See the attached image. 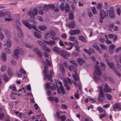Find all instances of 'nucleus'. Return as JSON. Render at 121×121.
I'll return each instance as SVG.
<instances>
[{"instance_id": "obj_1", "label": "nucleus", "mask_w": 121, "mask_h": 121, "mask_svg": "<svg viewBox=\"0 0 121 121\" xmlns=\"http://www.w3.org/2000/svg\"><path fill=\"white\" fill-rule=\"evenodd\" d=\"M42 72L43 73V75L44 76L43 80H44L47 79L49 81L50 80L51 82H52V76L54 74V73L53 71H50V73L48 74V68L46 65H45L44 69L43 71Z\"/></svg>"}, {"instance_id": "obj_2", "label": "nucleus", "mask_w": 121, "mask_h": 121, "mask_svg": "<svg viewBox=\"0 0 121 121\" xmlns=\"http://www.w3.org/2000/svg\"><path fill=\"white\" fill-rule=\"evenodd\" d=\"M56 85V90L57 94H59L60 95L61 93L62 95H65L66 93L65 90L63 85H62V82L60 81L58 82L57 83L60 86L57 85L56 83H55Z\"/></svg>"}, {"instance_id": "obj_3", "label": "nucleus", "mask_w": 121, "mask_h": 121, "mask_svg": "<svg viewBox=\"0 0 121 121\" xmlns=\"http://www.w3.org/2000/svg\"><path fill=\"white\" fill-rule=\"evenodd\" d=\"M22 21L25 26L29 29H31L33 28L36 31H37L39 33L40 32L37 29L35 26L30 24L26 20H22Z\"/></svg>"}, {"instance_id": "obj_4", "label": "nucleus", "mask_w": 121, "mask_h": 121, "mask_svg": "<svg viewBox=\"0 0 121 121\" xmlns=\"http://www.w3.org/2000/svg\"><path fill=\"white\" fill-rule=\"evenodd\" d=\"M38 14V10L36 8L33 9L32 11H29L27 13V15H28L31 19H34L35 17V16L37 15Z\"/></svg>"}, {"instance_id": "obj_5", "label": "nucleus", "mask_w": 121, "mask_h": 121, "mask_svg": "<svg viewBox=\"0 0 121 121\" xmlns=\"http://www.w3.org/2000/svg\"><path fill=\"white\" fill-rule=\"evenodd\" d=\"M68 69L70 71H73L75 75L77 74V71L75 66L71 65L68 67Z\"/></svg>"}, {"instance_id": "obj_6", "label": "nucleus", "mask_w": 121, "mask_h": 121, "mask_svg": "<svg viewBox=\"0 0 121 121\" xmlns=\"http://www.w3.org/2000/svg\"><path fill=\"white\" fill-rule=\"evenodd\" d=\"M81 32V31L79 30H70L69 33L70 35H78Z\"/></svg>"}, {"instance_id": "obj_7", "label": "nucleus", "mask_w": 121, "mask_h": 121, "mask_svg": "<svg viewBox=\"0 0 121 121\" xmlns=\"http://www.w3.org/2000/svg\"><path fill=\"white\" fill-rule=\"evenodd\" d=\"M59 54L64 58H65L66 56H69V53L62 49L61 50Z\"/></svg>"}, {"instance_id": "obj_8", "label": "nucleus", "mask_w": 121, "mask_h": 121, "mask_svg": "<svg viewBox=\"0 0 121 121\" xmlns=\"http://www.w3.org/2000/svg\"><path fill=\"white\" fill-rule=\"evenodd\" d=\"M109 15L110 17L111 18H113L114 16L113 8L111 7L109 10Z\"/></svg>"}, {"instance_id": "obj_9", "label": "nucleus", "mask_w": 121, "mask_h": 121, "mask_svg": "<svg viewBox=\"0 0 121 121\" xmlns=\"http://www.w3.org/2000/svg\"><path fill=\"white\" fill-rule=\"evenodd\" d=\"M99 14L101 18L104 19L106 16V12L103 10L100 11L99 12Z\"/></svg>"}, {"instance_id": "obj_10", "label": "nucleus", "mask_w": 121, "mask_h": 121, "mask_svg": "<svg viewBox=\"0 0 121 121\" xmlns=\"http://www.w3.org/2000/svg\"><path fill=\"white\" fill-rule=\"evenodd\" d=\"M16 29L18 31V36L19 37H22L23 35L21 28L19 26H17Z\"/></svg>"}, {"instance_id": "obj_11", "label": "nucleus", "mask_w": 121, "mask_h": 121, "mask_svg": "<svg viewBox=\"0 0 121 121\" xmlns=\"http://www.w3.org/2000/svg\"><path fill=\"white\" fill-rule=\"evenodd\" d=\"M34 52L39 56V57H41L43 56L42 53L41 51L37 48H35L34 49Z\"/></svg>"}, {"instance_id": "obj_12", "label": "nucleus", "mask_w": 121, "mask_h": 121, "mask_svg": "<svg viewBox=\"0 0 121 121\" xmlns=\"http://www.w3.org/2000/svg\"><path fill=\"white\" fill-rule=\"evenodd\" d=\"M66 25L71 28L73 29L75 27V22L73 21L69 23L66 24Z\"/></svg>"}, {"instance_id": "obj_13", "label": "nucleus", "mask_w": 121, "mask_h": 121, "mask_svg": "<svg viewBox=\"0 0 121 121\" xmlns=\"http://www.w3.org/2000/svg\"><path fill=\"white\" fill-rule=\"evenodd\" d=\"M94 73L96 75H100L101 74V72L98 66L96 67L94 71Z\"/></svg>"}, {"instance_id": "obj_14", "label": "nucleus", "mask_w": 121, "mask_h": 121, "mask_svg": "<svg viewBox=\"0 0 121 121\" xmlns=\"http://www.w3.org/2000/svg\"><path fill=\"white\" fill-rule=\"evenodd\" d=\"M111 91V89L109 87L108 85L106 84L105 85L104 87V91L105 93L109 92Z\"/></svg>"}, {"instance_id": "obj_15", "label": "nucleus", "mask_w": 121, "mask_h": 121, "mask_svg": "<svg viewBox=\"0 0 121 121\" xmlns=\"http://www.w3.org/2000/svg\"><path fill=\"white\" fill-rule=\"evenodd\" d=\"M108 65L111 69L113 71H116V68L113 63L110 62L108 63Z\"/></svg>"}, {"instance_id": "obj_16", "label": "nucleus", "mask_w": 121, "mask_h": 121, "mask_svg": "<svg viewBox=\"0 0 121 121\" xmlns=\"http://www.w3.org/2000/svg\"><path fill=\"white\" fill-rule=\"evenodd\" d=\"M116 111H119L121 110V106H112L111 110Z\"/></svg>"}, {"instance_id": "obj_17", "label": "nucleus", "mask_w": 121, "mask_h": 121, "mask_svg": "<svg viewBox=\"0 0 121 121\" xmlns=\"http://www.w3.org/2000/svg\"><path fill=\"white\" fill-rule=\"evenodd\" d=\"M60 48L57 47H55L52 49V50L53 51L59 54L60 53Z\"/></svg>"}, {"instance_id": "obj_18", "label": "nucleus", "mask_w": 121, "mask_h": 121, "mask_svg": "<svg viewBox=\"0 0 121 121\" xmlns=\"http://www.w3.org/2000/svg\"><path fill=\"white\" fill-rule=\"evenodd\" d=\"M60 70L62 74L64 73L65 71L64 67L62 64H60L59 67Z\"/></svg>"}, {"instance_id": "obj_19", "label": "nucleus", "mask_w": 121, "mask_h": 121, "mask_svg": "<svg viewBox=\"0 0 121 121\" xmlns=\"http://www.w3.org/2000/svg\"><path fill=\"white\" fill-rule=\"evenodd\" d=\"M92 46L94 48L98 51L99 53H102V52L101 51L100 48L98 46L96 45H93Z\"/></svg>"}, {"instance_id": "obj_20", "label": "nucleus", "mask_w": 121, "mask_h": 121, "mask_svg": "<svg viewBox=\"0 0 121 121\" xmlns=\"http://www.w3.org/2000/svg\"><path fill=\"white\" fill-rule=\"evenodd\" d=\"M7 47L8 48H9L11 47V40L8 39L6 41V43Z\"/></svg>"}, {"instance_id": "obj_21", "label": "nucleus", "mask_w": 121, "mask_h": 121, "mask_svg": "<svg viewBox=\"0 0 121 121\" xmlns=\"http://www.w3.org/2000/svg\"><path fill=\"white\" fill-rule=\"evenodd\" d=\"M77 61L78 64L81 65H82L83 63L85 62V60H84L79 58H78Z\"/></svg>"}, {"instance_id": "obj_22", "label": "nucleus", "mask_w": 121, "mask_h": 121, "mask_svg": "<svg viewBox=\"0 0 121 121\" xmlns=\"http://www.w3.org/2000/svg\"><path fill=\"white\" fill-rule=\"evenodd\" d=\"M70 7L69 4L66 3L65 5V10L66 12H69L70 10Z\"/></svg>"}, {"instance_id": "obj_23", "label": "nucleus", "mask_w": 121, "mask_h": 121, "mask_svg": "<svg viewBox=\"0 0 121 121\" xmlns=\"http://www.w3.org/2000/svg\"><path fill=\"white\" fill-rule=\"evenodd\" d=\"M47 28L44 26H40L38 27V29L41 31H43L45 30Z\"/></svg>"}, {"instance_id": "obj_24", "label": "nucleus", "mask_w": 121, "mask_h": 121, "mask_svg": "<svg viewBox=\"0 0 121 121\" xmlns=\"http://www.w3.org/2000/svg\"><path fill=\"white\" fill-rule=\"evenodd\" d=\"M43 9L45 11H48L49 9V4L48 5H45L43 7Z\"/></svg>"}, {"instance_id": "obj_25", "label": "nucleus", "mask_w": 121, "mask_h": 121, "mask_svg": "<svg viewBox=\"0 0 121 121\" xmlns=\"http://www.w3.org/2000/svg\"><path fill=\"white\" fill-rule=\"evenodd\" d=\"M1 59L3 61H4L6 60V54L3 53L1 55Z\"/></svg>"}, {"instance_id": "obj_26", "label": "nucleus", "mask_w": 121, "mask_h": 121, "mask_svg": "<svg viewBox=\"0 0 121 121\" xmlns=\"http://www.w3.org/2000/svg\"><path fill=\"white\" fill-rule=\"evenodd\" d=\"M34 36L37 38H40L41 37L40 35L35 32H34Z\"/></svg>"}, {"instance_id": "obj_27", "label": "nucleus", "mask_w": 121, "mask_h": 121, "mask_svg": "<svg viewBox=\"0 0 121 121\" xmlns=\"http://www.w3.org/2000/svg\"><path fill=\"white\" fill-rule=\"evenodd\" d=\"M56 86L55 84L53 83V85L50 86V89L53 90H56Z\"/></svg>"}, {"instance_id": "obj_28", "label": "nucleus", "mask_w": 121, "mask_h": 121, "mask_svg": "<svg viewBox=\"0 0 121 121\" xmlns=\"http://www.w3.org/2000/svg\"><path fill=\"white\" fill-rule=\"evenodd\" d=\"M78 39L79 40H80L84 42H85L86 41L85 38L82 36H79L78 37Z\"/></svg>"}, {"instance_id": "obj_29", "label": "nucleus", "mask_w": 121, "mask_h": 121, "mask_svg": "<svg viewBox=\"0 0 121 121\" xmlns=\"http://www.w3.org/2000/svg\"><path fill=\"white\" fill-rule=\"evenodd\" d=\"M3 77L4 80L5 82H7L9 80V78L5 74H3Z\"/></svg>"}, {"instance_id": "obj_30", "label": "nucleus", "mask_w": 121, "mask_h": 121, "mask_svg": "<svg viewBox=\"0 0 121 121\" xmlns=\"http://www.w3.org/2000/svg\"><path fill=\"white\" fill-rule=\"evenodd\" d=\"M51 37V36L50 35V33H46L45 35L44 38L46 39L47 40L48 38H50Z\"/></svg>"}, {"instance_id": "obj_31", "label": "nucleus", "mask_w": 121, "mask_h": 121, "mask_svg": "<svg viewBox=\"0 0 121 121\" xmlns=\"http://www.w3.org/2000/svg\"><path fill=\"white\" fill-rule=\"evenodd\" d=\"M37 41L39 45L43 47H45V46H46V44L44 43H43L41 42V41L38 40Z\"/></svg>"}, {"instance_id": "obj_32", "label": "nucleus", "mask_w": 121, "mask_h": 121, "mask_svg": "<svg viewBox=\"0 0 121 121\" xmlns=\"http://www.w3.org/2000/svg\"><path fill=\"white\" fill-rule=\"evenodd\" d=\"M43 49L48 52H49L50 51V50L49 48L48 47H47L46 46H45V47H43Z\"/></svg>"}, {"instance_id": "obj_33", "label": "nucleus", "mask_w": 121, "mask_h": 121, "mask_svg": "<svg viewBox=\"0 0 121 121\" xmlns=\"http://www.w3.org/2000/svg\"><path fill=\"white\" fill-rule=\"evenodd\" d=\"M64 86L67 91H69L70 90V86L69 84H64Z\"/></svg>"}, {"instance_id": "obj_34", "label": "nucleus", "mask_w": 121, "mask_h": 121, "mask_svg": "<svg viewBox=\"0 0 121 121\" xmlns=\"http://www.w3.org/2000/svg\"><path fill=\"white\" fill-rule=\"evenodd\" d=\"M50 84V83L49 82L45 84V87L46 90H47L49 88Z\"/></svg>"}, {"instance_id": "obj_35", "label": "nucleus", "mask_w": 121, "mask_h": 121, "mask_svg": "<svg viewBox=\"0 0 121 121\" xmlns=\"http://www.w3.org/2000/svg\"><path fill=\"white\" fill-rule=\"evenodd\" d=\"M59 6L61 10L63 11L65 10V7L63 3L60 5Z\"/></svg>"}, {"instance_id": "obj_36", "label": "nucleus", "mask_w": 121, "mask_h": 121, "mask_svg": "<svg viewBox=\"0 0 121 121\" xmlns=\"http://www.w3.org/2000/svg\"><path fill=\"white\" fill-rule=\"evenodd\" d=\"M102 4L101 3H99L98 4L97 6V9L100 10L102 8Z\"/></svg>"}, {"instance_id": "obj_37", "label": "nucleus", "mask_w": 121, "mask_h": 121, "mask_svg": "<svg viewBox=\"0 0 121 121\" xmlns=\"http://www.w3.org/2000/svg\"><path fill=\"white\" fill-rule=\"evenodd\" d=\"M55 42L53 40H50L49 41L48 45H49L52 46L54 45Z\"/></svg>"}, {"instance_id": "obj_38", "label": "nucleus", "mask_w": 121, "mask_h": 121, "mask_svg": "<svg viewBox=\"0 0 121 121\" xmlns=\"http://www.w3.org/2000/svg\"><path fill=\"white\" fill-rule=\"evenodd\" d=\"M6 15V13L4 12L0 11V17H5Z\"/></svg>"}, {"instance_id": "obj_39", "label": "nucleus", "mask_w": 121, "mask_h": 121, "mask_svg": "<svg viewBox=\"0 0 121 121\" xmlns=\"http://www.w3.org/2000/svg\"><path fill=\"white\" fill-rule=\"evenodd\" d=\"M49 9H50L52 10H53L55 8V6L54 4H49Z\"/></svg>"}, {"instance_id": "obj_40", "label": "nucleus", "mask_w": 121, "mask_h": 121, "mask_svg": "<svg viewBox=\"0 0 121 121\" xmlns=\"http://www.w3.org/2000/svg\"><path fill=\"white\" fill-rule=\"evenodd\" d=\"M100 75H96L94 73V77L96 81H97L99 79V76Z\"/></svg>"}, {"instance_id": "obj_41", "label": "nucleus", "mask_w": 121, "mask_h": 121, "mask_svg": "<svg viewBox=\"0 0 121 121\" xmlns=\"http://www.w3.org/2000/svg\"><path fill=\"white\" fill-rule=\"evenodd\" d=\"M70 62L71 64L75 65V66L77 67L78 66V65L76 62L74 60H70Z\"/></svg>"}, {"instance_id": "obj_42", "label": "nucleus", "mask_w": 121, "mask_h": 121, "mask_svg": "<svg viewBox=\"0 0 121 121\" xmlns=\"http://www.w3.org/2000/svg\"><path fill=\"white\" fill-rule=\"evenodd\" d=\"M106 96L107 99L111 100L112 99V96L110 94H106Z\"/></svg>"}, {"instance_id": "obj_43", "label": "nucleus", "mask_w": 121, "mask_h": 121, "mask_svg": "<svg viewBox=\"0 0 121 121\" xmlns=\"http://www.w3.org/2000/svg\"><path fill=\"white\" fill-rule=\"evenodd\" d=\"M91 10L93 14H96L97 13L96 9L95 7H93L91 9Z\"/></svg>"}, {"instance_id": "obj_44", "label": "nucleus", "mask_w": 121, "mask_h": 121, "mask_svg": "<svg viewBox=\"0 0 121 121\" xmlns=\"http://www.w3.org/2000/svg\"><path fill=\"white\" fill-rule=\"evenodd\" d=\"M69 19L72 20L74 18L73 14L70 13V14H69Z\"/></svg>"}, {"instance_id": "obj_45", "label": "nucleus", "mask_w": 121, "mask_h": 121, "mask_svg": "<svg viewBox=\"0 0 121 121\" xmlns=\"http://www.w3.org/2000/svg\"><path fill=\"white\" fill-rule=\"evenodd\" d=\"M14 53L15 55H18L19 53V50L17 49H15L14 51Z\"/></svg>"}, {"instance_id": "obj_46", "label": "nucleus", "mask_w": 121, "mask_h": 121, "mask_svg": "<svg viewBox=\"0 0 121 121\" xmlns=\"http://www.w3.org/2000/svg\"><path fill=\"white\" fill-rule=\"evenodd\" d=\"M67 37V35L65 33H64L61 35V37L62 38L64 39H66Z\"/></svg>"}, {"instance_id": "obj_47", "label": "nucleus", "mask_w": 121, "mask_h": 121, "mask_svg": "<svg viewBox=\"0 0 121 121\" xmlns=\"http://www.w3.org/2000/svg\"><path fill=\"white\" fill-rule=\"evenodd\" d=\"M60 119L62 121H65L66 119V117L64 115H63L60 117Z\"/></svg>"}, {"instance_id": "obj_48", "label": "nucleus", "mask_w": 121, "mask_h": 121, "mask_svg": "<svg viewBox=\"0 0 121 121\" xmlns=\"http://www.w3.org/2000/svg\"><path fill=\"white\" fill-rule=\"evenodd\" d=\"M4 32L5 33V34L8 37H9L10 35L8 30H4Z\"/></svg>"}, {"instance_id": "obj_49", "label": "nucleus", "mask_w": 121, "mask_h": 121, "mask_svg": "<svg viewBox=\"0 0 121 121\" xmlns=\"http://www.w3.org/2000/svg\"><path fill=\"white\" fill-rule=\"evenodd\" d=\"M46 94L48 96H50L52 94L50 90H48L46 91Z\"/></svg>"}, {"instance_id": "obj_50", "label": "nucleus", "mask_w": 121, "mask_h": 121, "mask_svg": "<svg viewBox=\"0 0 121 121\" xmlns=\"http://www.w3.org/2000/svg\"><path fill=\"white\" fill-rule=\"evenodd\" d=\"M25 44L26 47L29 48H30L33 47L32 45L29 43H26Z\"/></svg>"}, {"instance_id": "obj_51", "label": "nucleus", "mask_w": 121, "mask_h": 121, "mask_svg": "<svg viewBox=\"0 0 121 121\" xmlns=\"http://www.w3.org/2000/svg\"><path fill=\"white\" fill-rule=\"evenodd\" d=\"M51 38L52 40H53V41H54V40H58L60 39V38L59 37H55L54 36Z\"/></svg>"}, {"instance_id": "obj_52", "label": "nucleus", "mask_w": 121, "mask_h": 121, "mask_svg": "<svg viewBox=\"0 0 121 121\" xmlns=\"http://www.w3.org/2000/svg\"><path fill=\"white\" fill-rule=\"evenodd\" d=\"M20 72L21 73H22L24 74H26V72L22 68L20 69Z\"/></svg>"}, {"instance_id": "obj_53", "label": "nucleus", "mask_w": 121, "mask_h": 121, "mask_svg": "<svg viewBox=\"0 0 121 121\" xmlns=\"http://www.w3.org/2000/svg\"><path fill=\"white\" fill-rule=\"evenodd\" d=\"M100 64L101 65L102 67H103V68H102L104 70L105 69V64L103 62H101L100 63Z\"/></svg>"}, {"instance_id": "obj_54", "label": "nucleus", "mask_w": 121, "mask_h": 121, "mask_svg": "<svg viewBox=\"0 0 121 121\" xmlns=\"http://www.w3.org/2000/svg\"><path fill=\"white\" fill-rule=\"evenodd\" d=\"M6 69V66L5 65H3L2 67L1 70V71L3 72L4 71H5V70Z\"/></svg>"}, {"instance_id": "obj_55", "label": "nucleus", "mask_w": 121, "mask_h": 121, "mask_svg": "<svg viewBox=\"0 0 121 121\" xmlns=\"http://www.w3.org/2000/svg\"><path fill=\"white\" fill-rule=\"evenodd\" d=\"M115 45L113 44H112L109 47L110 50L113 49L115 48Z\"/></svg>"}, {"instance_id": "obj_56", "label": "nucleus", "mask_w": 121, "mask_h": 121, "mask_svg": "<svg viewBox=\"0 0 121 121\" xmlns=\"http://www.w3.org/2000/svg\"><path fill=\"white\" fill-rule=\"evenodd\" d=\"M4 117V115L3 113L1 112L0 113V120L2 119Z\"/></svg>"}, {"instance_id": "obj_57", "label": "nucleus", "mask_w": 121, "mask_h": 121, "mask_svg": "<svg viewBox=\"0 0 121 121\" xmlns=\"http://www.w3.org/2000/svg\"><path fill=\"white\" fill-rule=\"evenodd\" d=\"M99 46L102 49H106V47L103 44H100Z\"/></svg>"}, {"instance_id": "obj_58", "label": "nucleus", "mask_w": 121, "mask_h": 121, "mask_svg": "<svg viewBox=\"0 0 121 121\" xmlns=\"http://www.w3.org/2000/svg\"><path fill=\"white\" fill-rule=\"evenodd\" d=\"M5 50L6 53L9 54L10 53V50L8 48H5Z\"/></svg>"}, {"instance_id": "obj_59", "label": "nucleus", "mask_w": 121, "mask_h": 121, "mask_svg": "<svg viewBox=\"0 0 121 121\" xmlns=\"http://www.w3.org/2000/svg\"><path fill=\"white\" fill-rule=\"evenodd\" d=\"M8 75L10 76L11 75L13 74L12 72L10 69H9L8 70Z\"/></svg>"}, {"instance_id": "obj_60", "label": "nucleus", "mask_w": 121, "mask_h": 121, "mask_svg": "<svg viewBox=\"0 0 121 121\" xmlns=\"http://www.w3.org/2000/svg\"><path fill=\"white\" fill-rule=\"evenodd\" d=\"M103 97L99 96L98 99V100L99 101H102L103 100Z\"/></svg>"}, {"instance_id": "obj_61", "label": "nucleus", "mask_w": 121, "mask_h": 121, "mask_svg": "<svg viewBox=\"0 0 121 121\" xmlns=\"http://www.w3.org/2000/svg\"><path fill=\"white\" fill-rule=\"evenodd\" d=\"M59 43L60 46H64V45L63 44V43L62 42V41L60 40L59 41Z\"/></svg>"}, {"instance_id": "obj_62", "label": "nucleus", "mask_w": 121, "mask_h": 121, "mask_svg": "<svg viewBox=\"0 0 121 121\" xmlns=\"http://www.w3.org/2000/svg\"><path fill=\"white\" fill-rule=\"evenodd\" d=\"M114 25L113 23H111L109 24V26L111 28H113L114 27Z\"/></svg>"}, {"instance_id": "obj_63", "label": "nucleus", "mask_w": 121, "mask_h": 121, "mask_svg": "<svg viewBox=\"0 0 121 121\" xmlns=\"http://www.w3.org/2000/svg\"><path fill=\"white\" fill-rule=\"evenodd\" d=\"M117 13L119 15L121 12V11L119 8H118L117 10Z\"/></svg>"}, {"instance_id": "obj_64", "label": "nucleus", "mask_w": 121, "mask_h": 121, "mask_svg": "<svg viewBox=\"0 0 121 121\" xmlns=\"http://www.w3.org/2000/svg\"><path fill=\"white\" fill-rule=\"evenodd\" d=\"M97 110L99 111L100 112H103V110L102 108L100 106H99L97 109Z\"/></svg>"}]
</instances>
